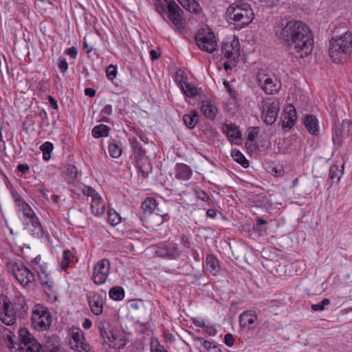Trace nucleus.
Segmentation results:
<instances>
[{
	"label": "nucleus",
	"instance_id": "obj_1",
	"mask_svg": "<svg viewBox=\"0 0 352 352\" xmlns=\"http://www.w3.org/2000/svg\"><path fill=\"white\" fill-rule=\"evenodd\" d=\"M276 34L290 54L303 58L311 54L314 44L309 28L300 21H289L276 28Z\"/></svg>",
	"mask_w": 352,
	"mask_h": 352
},
{
	"label": "nucleus",
	"instance_id": "obj_2",
	"mask_svg": "<svg viewBox=\"0 0 352 352\" xmlns=\"http://www.w3.org/2000/svg\"><path fill=\"white\" fill-rule=\"evenodd\" d=\"M28 306L23 296L19 292L14 293L12 300L7 296L0 294V320L8 326L14 324L17 318L24 319Z\"/></svg>",
	"mask_w": 352,
	"mask_h": 352
},
{
	"label": "nucleus",
	"instance_id": "obj_3",
	"mask_svg": "<svg viewBox=\"0 0 352 352\" xmlns=\"http://www.w3.org/2000/svg\"><path fill=\"white\" fill-rule=\"evenodd\" d=\"M226 19L236 30H241L250 24L254 18L251 6L241 1H236L228 7Z\"/></svg>",
	"mask_w": 352,
	"mask_h": 352
},
{
	"label": "nucleus",
	"instance_id": "obj_4",
	"mask_svg": "<svg viewBox=\"0 0 352 352\" xmlns=\"http://www.w3.org/2000/svg\"><path fill=\"white\" fill-rule=\"evenodd\" d=\"M352 53V33L346 32L337 38H333L330 42L329 54L333 60L340 63L345 60Z\"/></svg>",
	"mask_w": 352,
	"mask_h": 352
},
{
	"label": "nucleus",
	"instance_id": "obj_5",
	"mask_svg": "<svg viewBox=\"0 0 352 352\" xmlns=\"http://www.w3.org/2000/svg\"><path fill=\"white\" fill-rule=\"evenodd\" d=\"M156 11L164 18L166 14L168 19L178 29L184 28V20L182 18L183 11L173 0H158L155 3Z\"/></svg>",
	"mask_w": 352,
	"mask_h": 352
},
{
	"label": "nucleus",
	"instance_id": "obj_6",
	"mask_svg": "<svg viewBox=\"0 0 352 352\" xmlns=\"http://www.w3.org/2000/svg\"><path fill=\"white\" fill-rule=\"evenodd\" d=\"M23 216L25 229H26L33 237L36 239L48 238L49 234L47 230L43 228L33 210L25 212Z\"/></svg>",
	"mask_w": 352,
	"mask_h": 352
},
{
	"label": "nucleus",
	"instance_id": "obj_7",
	"mask_svg": "<svg viewBox=\"0 0 352 352\" xmlns=\"http://www.w3.org/2000/svg\"><path fill=\"white\" fill-rule=\"evenodd\" d=\"M52 321V316L46 307L41 305L34 307L31 316V323L34 329L38 331L47 330Z\"/></svg>",
	"mask_w": 352,
	"mask_h": 352
},
{
	"label": "nucleus",
	"instance_id": "obj_8",
	"mask_svg": "<svg viewBox=\"0 0 352 352\" xmlns=\"http://www.w3.org/2000/svg\"><path fill=\"white\" fill-rule=\"evenodd\" d=\"M195 41L198 47L210 54L213 53L217 47L215 36L209 29H201L195 35Z\"/></svg>",
	"mask_w": 352,
	"mask_h": 352
},
{
	"label": "nucleus",
	"instance_id": "obj_9",
	"mask_svg": "<svg viewBox=\"0 0 352 352\" xmlns=\"http://www.w3.org/2000/svg\"><path fill=\"white\" fill-rule=\"evenodd\" d=\"M19 350L21 352H41V345L25 328H21L19 332Z\"/></svg>",
	"mask_w": 352,
	"mask_h": 352
},
{
	"label": "nucleus",
	"instance_id": "obj_10",
	"mask_svg": "<svg viewBox=\"0 0 352 352\" xmlns=\"http://www.w3.org/2000/svg\"><path fill=\"white\" fill-rule=\"evenodd\" d=\"M261 118L267 125L273 124L278 117L280 110V102L278 100L263 101Z\"/></svg>",
	"mask_w": 352,
	"mask_h": 352
},
{
	"label": "nucleus",
	"instance_id": "obj_11",
	"mask_svg": "<svg viewBox=\"0 0 352 352\" xmlns=\"http://www.w3.org/2000/svg\"><path fill=\"white\" fill-rule=\"evenodd\" d=\"M258 85L266 94L278 93L281 88L280 81L275 76L258 74L256 76Z\"/></svg>",
	"mask_w": 352,
	"mask_h": 352
},
{
	"label": "nucleus",
	"instance_id": "obj_12",
	"mask_svg": "<svg viewBox=\"0 0 352 352\" xmlns=\"http://www.w3.org/2000/svg\"><path fill=\"white\" fill-rule=\"evenodd\" d=\"M155 254L162 258L175 260L180 256L178 244L173 241H164L156 246Z\"/></svg>",
	"mask_w": 352,
	"mask_h": 352
},
{
	"label": "nucleus",
	"instance_id": "obj_13",
	"mask_svg": "<svg viewBox=\"0 0 352 352\" xmlns=\"http://www.w3.org/2000/svg\"><path fill=\"white\" fill-rule=\"evenodd\" d=\"M12 272L14 278L22 285H28L34 280V274L23 263L12 264Z\"/></svg>",
	"mask_w": 352,
	"mask_h": 352
},
{
	"label": "nucleus",
	"instance_id": "obj_14",
	"mask_svg": "<svg viewBox=\"0 0 352 352\" xmlns=\"http://www.w3.org/2000/svg\"><path fill=\"white\" fill-rule=\"evenodd\" d=\"M110 271V262L107 259H102L94 266L93 272V280L95 284L100 285L104 283Z\"/></svg>",
	"mask_w": 352,
	"mask_h": 352
},
{
	"label": "nucleus",
	"instance_id": "obj_15",
	"mask_svg": "<svg viewBox=\"0 0 352 352\" xmlns=\"http://www.w3.org/2000/svg\"><path fill=\"white\" fill-rule=\"evenodd\" d=\"M222 54L229 62H235L240 56V45L237 39L224 42L221 47Z\"/></svg>",
	"mask_w": 352,
	"mask_h": 352
},
{
	"label": "nucleus",
	"instance_id": "obj_16",
	"mask_svg": "<svg viewBox=\"0 0 352 352\" xmlns=\"http://www.w3.org/2000/svg\"><path fill=\"white\" fill-rule=\"evenodd\" d=\"M297 120V113L292 104H288L285 108L281 116V125L284 130L288 131L294 126Z\"/></svg>",
	"mask_w": 352,
	"mask_h": 352
},
{
	"label": "nucleus",
	"instance_id": "obj_17",
	"mask_svg": "<svg viewBox=\"0 0 352 352\" xmlns=\"http://www.w3.org/2000/svg\"><path fill=\"white\" fill-rule=\"evenodd\" d=\"M131 147L133 148L134 158L137 164V166L140 171L144 172L142 165L148 161L145 155V151L142 148L141 144L136 138L129 139Z\"/></svg>",
	"mask_w": 352,
	"mask_h": 352
},
{
	"label": "nucleus",
	"instance_id": "obj_18",
	"mask_svg": "<svg viewBox=\"0 0 352 352\" xmlns=\"http://www.w3.org/2000/svg\"><path fill=\"white\" fill-rule=\"evenodd\" d=\"M200 111L203 115L209 120H214L218 112V108L216 103L209 98L203 96L199 101Z\"/></svg>",
	"mask_w": 352,
	"mask_h": 352
},
{
	"label": "nucleus",
	"instance_id": "obj_19",
	"mask_svg": "<svg viewBox=\"0 0 352 352\" xmlns=\"http://www.w3.org/2000/svg\"><path fill=\"white\" fill-rule=\"evenodd\" d=\"M239 324L242 328L254 329L258 324L256 314L252 310L243 311L239 316Z\"/></svg>",
	"mask_w": 352,
	"mask_h": 352
},
{
	"label": "nucleus",
	"instance_id": "obj_20",
	"mask_svg": "<svg viewBox=\"0 0 352 352\" xmlns=\"http://www.w3.org/2000/svg\"><path fill=\"white\" fill-rule=\"evenodd\" d=\"M156 200L151 197H147L142 204V209L144 215L148 214L151 217H157L158 219L157 222L162 223L163 221V217L161 215H158L155 210L157 209Z\"/></svg>",
	"mask_w": 352,
	"mask_h": 352
},
{
	"label": "nucleus",
	"instance_id": "obj_21",
	"mask_svg": "<svg viewBox=\"0 0 352 352\" xmlns=\"http://www.w3.org/2000/svg\"><path fill=\"white\" fill-rule=\"evenodd\" d=\"M89 305L91 312L96 316H100L103 311L104 298L98 293H94L92 296L87 297Z\"/></svg>",
	"mask_w": 352,
	"mask_h": 352
},
{
	"label": "nucleus",
	"instance_id": "obj_22",
	"mask_svg": "<svg viewBox=\"0 0 352 352\" xmlns=\"http://www.w3.org/2000/svg\"><path fill=\"white\" fill-rule=\"evenodd\" d=\"M222 131L228 136L230 142L239 144L241 140V134L237 126L232 124H224L222 126Z\"/></svg>",
	"mask_w": 352,
	"mask_h": 352
},
{
	"label": "nucleus",
	"instance_id": "obj_23",
	"mask_svg": "<svg viewBox=\"0 0 352 352\" xmlns=\"http://www.w3.org/2000/svg\"><path fill=\"white\" fill-rule=\"evenodd\" d=\"M100 334L103 340V343L109 344L111 347L120 349L125 346L124 342H121L119 344L116 342V337L113 333L112 327L102 331Z\"/></svg>",
	"mask_w": 352,
	"mask_h": 352
},
{
	"label": "nucleus",
	"instance_id": "obj_24",
	"mask_svg": "<svg viewBox=\"0 0 352 352\" xmlns=\"http://www.w3.org/2000/svg\"><path fill=\"white\" fill-rule=\"evenodd\" d=\"M100 334L103 340V343L109 344L111 347L120 349L125 346L124 342H121L119 344L116 342V337L113 333L112 327L102 331Z\"/></svg>",
	"mask_w": 352,
	"mask_h": 352
},
{
	"label": "nucleus",
	"instance_id": "obj_25",
	"mask_svg": "<svg viewBox=\"0 0 352 352\" xmlns=\"http://www.w3.org/2000/svg\"><path fill=\"white\" fill-rule=\"evenodd\" d=\"M303 123L308 132L313 135H317L319 131L318 121L315 116L306 115L304 117Z\"/></svg>",
	"mask_w": 352,
	"mask_h": 352
},
{
	"label": "nucleus",
	"instance_id": "obj_26",
	"mask_svg": "<svg viewBox=\"0 0 352 352\" xmlns=\"http://www.w3.org/2000/svg\"><path fill=\"white\" fill-rule=\"evenodd\" d=\"M195 343L200 352H221V349L214 343L198 338Z\"/></svg>",
	"mask_w": 352,
	"mask_h": 352
},
{
	"label": "nucleus",
	"instance_id": "obj_27",
	"mask_svg": "<svg viewBox=\"0 0 352 352\" xmlns=\"http://www.w3.org/2000/svg\"><path fill=\"white\" fill-rule=\"evenodd\" d=\"M91 212L95 216H101L105 212V204L100 195L91 199Z\"/></svg>",
	"mask_w": 352,
	"mask_h": 352
},
{
	"label": "nucleus",
	"instance_id": "obj_28",
	"mask_svg": "<svg viewBox=\"0 0 352 352\" xmlns=\"http://www.w3.org/2000/svg\"><path fill=\"white\" fill-rule=\"evenodd\" d=\"M192 170L189 166L183 164L178 163L175 167V177L179 179L187 180L192 175Z\"/></svg>",
	"mask_w": 352,
	"mask_h": 352
},
{
	"label": "nucleus",
	"instance_id": "obj_29",
	"mask_svg": "<svg viewBox=\"0 0 352 352\" xmlns=\"http://www.w3.org/2000/svg\"><path fill=\"white\" fill-rule=\"evenodd\" d=\"M199 116L196 110H191L188 113L183 116V121L186 126L192 129L195 127L199 122Z\"/></svg>",
	"mask_w": 352,
	"mask_h": 352
},
{
	"label": "nucleus",
	"instance_id": "obj_30",
	"mask_svg": "<svg viewBox=\"0 0 352 352\" xmlns=\"http://www.w3.org/2000/svg\"><path fill=\"white\" fill-rule=\"evenodd\" d=\"M11 194L16 205L19 208V210L22 212L23 214L32 210L18 192L12 190Z\"/></svg>",
	"mask_w": 352,
	"mask_h": 352
},
{
	"label": "nucleus",
	"instance_id": "obj_31",
	"mask_svg": "<svg viewBox=\"0 0 352 352\" xmlns=\"http://www.w3.org/2000/svg\"><path fill=\"white\" fill-rule=\"evenodd\" d=\"M44 352H64V350L58 338L52 337L47 341Z\"/></svg>",
	"mask_w": 352,
	"mask_h": 352
},
{
	"label": "nucleus",
	"instance_id": "obj_32",
	"mask_svg": "<svg viewBox=\"0 0 352 352\" xmlns=\"http://www.w3.org/2000/svg\"><path fill=\"white\" fill-rule=\"evenodd\" d=\"M182 90L188 98L200 96L202 93L201 89L197 88L193 84L189 82H184V85H182Z\"/></svg>",
	"mask_w": 352,
	"mask_h": 352
},
{
	"label": "nucleus",
	"instance_id": "obj_33",
	"mask_svg": "<svg viewBox=\"0 0 352 352\" xmlns=\"http://www.w3.org/2000/svg\"><path fill=\"white\" fill-rule=\"evenodd\" d=\"M206 265L207 270L213 274H216L219 270V262L213 255H207Z\"/></svg>",
	"mask_w": 352,
	"mask_h": 352
},
{
	"label": "nucleus",
	"instance_id": "obj_34",
	"mask_svg": "<svg viewBox=\"0 0 352 352\" xmlns=\"http://www.w3.org/2000/svg\"><path fill=\"white\" fill-rule=\"evenodd\" d=\"M41 280V285L43 287H52L53 282L50 280L48 273L46 270V267H38V270H36Z\"/></svg>",
	"mask_w": 352,
	"mask_h": 352
},
{
	"label": "nucleus",
	"instance_id": "obj_35",
	"mask_svg": "<svg viewBox=\"0 0 352 352\" xmlns=\"http://www.w3.org/2000/svg\"><path fill=\"white\" fill-rule=\"evenodd\" d=\"M109 153L111 157L113 158L119 157L122 153L121 144L116 140H113L109 145Z\"/></svg>",
	"mask_w": 352,
	"mask_h": 352
},
{
	"label": "nucleus",
	"instance_id": "obj_36",
	"mask_svg": "<svg viewBox=\"0 0 352 352\" xmlns=\"http://www.w3.org/2000/svg\"><path fill=\"white\" fill-rule=\"evenodd\" d=\"M110 128L104 124H99L94 126L92 129V135L96 138L107 137L109 135Z\"/></svg>",
	"mask_w": 352,
	"mask_h": 352
},
{
	"label": "nucleus",
	"instance_id": "obj_37",
	"mask_svg": "<svg viewBox=\"0 0 352 352\" xmlns=\"http://www.w3.org/2000/svg\"><path fill=\"white\" fill-rule=\"evenodd\" d=\"M232 157L236 162L241 164L243 168H248L249 166L248 160L240 151L237 149L232 150Z\"/></svg>",
	"mask_w": 352,
	"mask_h": 352
},
{
	"label": "nucleus",
	"instance_id": "obj_38",
	"mask_svg": "<svg viewBox=\"0 0 352 352\" xmlns=\"http://www.w3.org/2000/svg\"><path fill=\"white\" fill-rule=\"evenodd\" d=\"M81 340L85 341V337L82 331L78 328L73 329L71 331V339L69 340L71 347H73L74 344H77Z\"/></svg>",
	"mask_w": 352,
	"mask_h": 352
},
{
	"label": "nucleus",
	"instance_id": "obj_39",
	"mask_svg": "<svg viewBox=\"0 0 352 352\" xmlns=\"http://www.w3.org/2000/svg\"><path fill=\"white\" fill-rule=\"evenodd\" d=\"M109 295L114 300H121L124 297V291L122 287H113L109 290Z\"/></svg>",
	"mask_w": 352,
	"mask_h": 352
},
{
	"label": "nucleus",
	"instance_id": "obj_40",
	"mask_svg": "<svg viewBox=\"0 0 352 352\" xmlns=\"http://www.w3.org/2000/svg\"><path fill=\"white\" fill-rule=\"evenodd\" d=\"M74 255L69 250H65L63 251V259L60 262L61 269L64 271L69 267L70 263L73 260Z\"/></svg>",
	"mask_w": 352,
	"mask_h": 352
},
{
	"label": "nucleus",
	"instance_id": "obj_41",
	"mask_svg": "<svg viewBox=\"0 0 352 352\" xmlns=\"http://www.w3.org/2000/svg\"><path fill=\"white\" fill-rule=\"evenodd\" d=\"M344 168V164L342 165V168ZM343 169L340 170L338 165H333L329 170V178L332 182H338L340 180V175H342Z\"/></svg>",
	"mask_w": 352,
	"mask_h": 352
},
{
	"label": "nucleus",
	"instance_id": "obj_42",
	"mask_svg": "<svg viewBox=\"0 0 352 352\" xmlns=\"http://www.w3.org/2000/svg\"><path fill=\"white\" fill-rule=\"evenodd\" d=\"M40 149L43 153V159L45 161H48L54 149V145L50 142H46L41 146Z\"/></svg>",
	"mask_w": 352,
	"mask_h": 352
},
{
	"label": "nucleus",
	"instance_id": "obj_43",
	"mask_svg": "<svg viewBox=\"0 0 352 352\" xmlns=\"http://www.w3.org/2000/svg\"><path fill=\"white\" fill-rule=\"evenodd\" d=\"M76 352H89L91 350L90 345L85 341H80L77 344H74L72 347Z\"/></svg>",
	"mask_w": 352,
	"mask_h": 352
},
{
	"label": "nucleus",
	"instance_id": "obj_44",
	"mask_svg": "<svg viewBox=\"0 0 352 352\" xmlns=\"http://www.w3.org/2000/svg\"><path fill=\"white\" fill-rule=\"evenodd\" d=\"M96 326L97 327L98 329L99 330L100 333L105 330H108L109 328L111 327L109 322L105 319L102 318H98L96 321Z\"/></svg>",
	"mask_w": 352,
	"mask_h": 352
},
{
	"label": "nucleus",
	"instance_id": "obj_45",
	"mask_svg": "<svg viewBox=\"0 0 352 352\" xmlns=\"http://www.w3.org/2000/svg\"><path fill=\"white\" fill-rule=\"evenodd\" d=\"M120 216L114 210H109L108 211V221L112 226H116L120 222Z\"/></svg>",
	"mask_w": 352,
	"mask_h": 352
},
{
	"label": "nucleus",
	"instance_id": "obj_46",
	"mask_svg": "<svg viewBox=\"0 0 352 352\" xmlns=\"http://www.w3.org/2000/svg\"><path fill=\"white\" fill-rule=\"evenodd\" d=\"M330 304V300L328 298H324L320 302L317 304H313L311 305V309L314 311H323L326 305Z\"/></svg>",
	"mask_w": 352,
	"mask_h": 352
},
{
	"label": "nucleus",
	"instance_id": "obj_47",
	"mask_svg": "<svg viewBox=\"0 0 352 352\" xmlns=\"http://www.w3.org/2000/svg\"><path fill=\"white\" fill-rule=\"evenodd\" d=\"M267 223V221L261 219L257 218L256 219V224L253 226V230L256 232H261L265 230V229L263 227V226H265Z\"/></svg>",
	"mask_w": 352,
	"mask_h": 352
},
{
	"label": "nucleus",
	"instance_id": "obj_48",
	"mask_svg": "<svg viewBox=\"0 0 352 352\" xmlns=\"http://www.w3.org/2000/svg\"><path fill=\"white\" fill-rule=\"evenodd\" d=\"M106 75L109 80H113L117 75V69L116 66L109 65L106 69Z\"/></svg>",
	"mask_w": 352,
	"mask_h": 352
},
{
	"label": "nucleus",
	"instance_id": "obj_49",
	"mask_svg": "<svg viewBox=\"0 0 352 352\" xmlns=\"http://www.w3.org/2000/svg\"><path fill=\"white\" fill-rule=\"evenodd\" d=\"M82 192L85 195L91 197V199H93L94 197H96V196H98L99 195V193L97 192L94 188H93L92 187H90V186H85L82 189Z\"/></svg>",
	"mask_w": 352,
	"mask_h": 352
},
{
	"label": "nucleus",
	"instance_id": "obj_50",
	"mask_svg": "<svg viewBox=\"0 0 352 352\" xmlns=\"http://www.w3.org/2000/svg\"><path fill=\"white\" fill-rule=\"evenodd\" d=\"M67 174L72 179H76L78 175V168L74 165H69L67 168Z\"/></svg>",
	"mask_w": 352,
	"mask_h": 352
},
{
	"label": "nucleus",
	"instance_id": "obj_51",
	"mask_svg": "<svg viewBox=\"0 0 352 352\" xmlns=\"http://www.w3.org/2000/svg\"><path fill=\"white\" fill-rule=\"evenodd\" d=\"M195 193L197 197L204 201L209 202L211 200L210 196L204 190H196Z\"/></svg>",
	"mask_w": 352,
	"mask_h": 352
},
{
	"label": "nucleus",
	"instance_id": "obj_52",
	"mask_svg": "<svg viewBox=\"0 0 352 352\" xmlns=\"http://www.w3.org/2000/svg\"><path fill=\"white\" fill-rule=\"evenodd\" d=\"M41 258L40 256H38L36 257H35L34 258H33L32 261H31V265L32 266V267L34 268V270L36 271L37 270H38V267H43L41 263Z\"/></svg>",
	"mask_w": 352,
	"mask_h": 352
},
{
	"label": "nucleus",
	"instance_id": "obj_53",
	"mask_svg": "<svg viewBox=\"0 0 352 352\" xmlns=\"http://www.w3.org/2000/svg\"><path fill=\"white\" fill-rule=\"evenodd\" d=\"M65 53L69 56L70 57H72V58H76V56H77V54H78V50L76 47H69V48H67Z\"/></svg>",
	"mask_w": 352,
	"mask_h": 352
},
{
	"label": "nucleus",
	"instance_id": "obj_54",
	"mask_svg": "<svg viewBox=\"0 0 352 352\" xmlns=\"http://www.w3.org/2000/svg\"><path fill=\"white\" fill-rule=\"evenodd\" d=\"M17 170L23 175H25L30 171V166L27 164H19L17 166Z\"/></svg>",
	"mask_w": 352,
	"mask_h": 352
},
{
	"label": "nucleus",
	"instance_id": "obj_55",
	"mask_svg": "<svg viewBox=\"0 0 352 352\" xmlns=\"http://www.w3.org/2000/svg\"><path fill=\"white\" fill-rule=\"evenodd\" d=\"M224 342L228 346H232L234 344V339L232 334L227 333L224 337Z\"/></svg>",
	"mask_w": 352,
	"mask_h": 352
},
{
	"label": "nucleus",
	"instance_id": "obj_56",
	"mask_svg": "<svg viewBox=\"0 0 352 352\" xmlns=\"http://www.w3.org/2000/svg\"><path fill=\"white\" fill-rule=\"evenodd\" d=\"M190 2H191V8H190V12H192V13H196V14L199 13L201 10L199 4L195 0L191 1Z\"/></svg>",
	"mask_w": 352,
	"mask_h": 352
},
{
	"label": "nucleus",
	"instance_id": "obj_57",
	"mask_svg": "<svg viewBox=\"0 0 352 352\" xmlns=\"http://www.w3.org/2000/svg\"><path fill=\"white\" fill-rule=\"evenodd\" d=\"M58 66L61 72L64 73L68 69V64L65 59L60 60Z\"/></svg>",
	"mask_w": 352,
	"mask_h": 352
},
{
	"label": "nucleus",
	"instance_id": "obj_58",
	"mask_svg": "<svg viewBox=\"0 0 352 352\" xmlns=\"http://www.w3.org/2000/svg\"><path fill=\"white\" fill-rule=\"evenodd\" d=\"M113 112V107L111 104H106L102 109L100 114L111 115Z\"/></svg>",
	"mask_w": 352,
	"mask_h": 352
},
{
	"label": "nucleus",
	"instance_id": "obj_59",
	"mask_svg": "<svg viewBox=\"0 0 352 352\" xmlns=\"http://www.w3.org/2000/svg\"><path fill=\"white\" fill-rule=\"evenodd\" d=\"M181 242L183 245L186 248H190V242L186 235L182 234L180 237Z\"/></svg>",
	"mask_w": 352,
	"mask_h": 352
},
{
	"label": "nucleus",
	"instance_id": "obj_60",
	"mask_svg": "<svg viewBox=\"0 0 352 352\" xmlns=\"http://www.w3.org/2000/svg\"><path fill=\"white\" fill-rule=\"evenodd\" d=\"M48 101H49L50 104L54 109H58V104H57V100L54 98H53L51 96H48Z\"/></svg>",
	"mask_w": 352,
	"mask_h": 352
},
{
	"label": "nucleus",
	"instance_id": "obj_61",
	"mask_svg": "<svg viewBox=\"0 0 352 352\" xmlns=\"http://www.w3.org/2000/svg\"><path fill=\"white\" fill-rule=\"evenodd\" d=\"M257 136V131H252L249 132L248 135V140L250 142H254L256 140V138Z\"/></svg>",
	"mask_w": 352,
	"mask_h": 352
},
{
	"label": "nucleus",
	"instance_id": "obj_62",
	"mask_svg": "<svg viewBox=\"0 0 352 352\" xmlns=\"http://www.w3.org/2000/svg\"><path fill=\"white\" fill-rule=\"evenodd\" d=\"M150 56H151V59L152 60H155L160 58V54L159 52H157V51L152 50L150 52Z\"/></svg>",
	"mask_w": 352,
	"mask_h": 352
},
{
	"label": "nucleus",
	"instance_id": "obj_63",
	"mask_svg": "<svg viewBox=\"0 0 352 352\" xmlns=\"http://www.w3.org/2000/svg\"><path fill=\"white\" fill-rule=\"evenodd\" d=\"M96 90L92 88H86L85 89V94L86 96L89 97H94L96 95Z\"/></svg>",
	"mask_w": 352,
	"mask_h": 352
},
{
	"label": "nucleus",
	"instance_id": "obj_64",
	"mask_svg": "<svg viewBox=\"0 0 352 352\" xmlns=\"http://www.w3.org/2000/svg\"><path fill=\"white\" fill-rule=\"evenodd\" d=\"M91 326H92L91 320L89 318H85L82 323V327H84V329H89L91 328Z\"/></svg>",
	"mask_w": 352,
	"mask_h": 352
}]
</instances>
